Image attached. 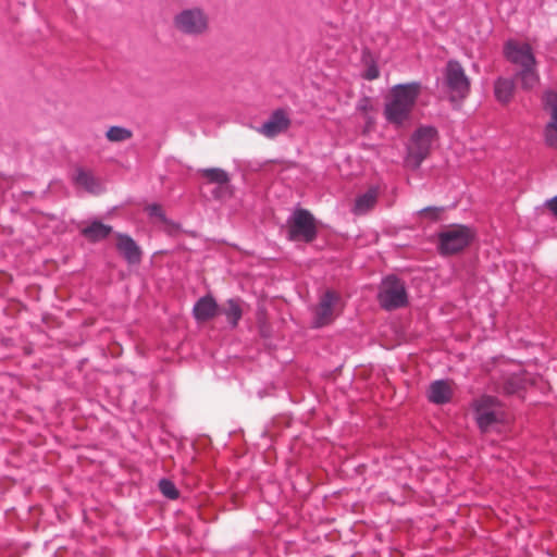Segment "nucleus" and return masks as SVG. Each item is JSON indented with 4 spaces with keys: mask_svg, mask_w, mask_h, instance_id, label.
I'll return each mask as SVG.
<instances>
[{
    "mask_svg": "<svg viewBox=\"0 0 557 557\" xmlns=\"http://www.w3.org/2000/svg\"><path fill=\"white\" fill-rule=\"evenodd\" d=\"M503 54L516 67L515 78L523 90H532L540 84L539 62L529 42L507 39L503 46Z\"/></svg>",
    "mask_w": 557,
    "mask_h": 557,
    "instance_id": "f257e3e1",
    "label": "nucleus"
},
{
    "mask_svg": "<svg viewBox=\"0 0 557 557\" xmlns=\"http://www.w3.org/2000/svg\"><path fill=\"white\" fill-rule=\"evenodd\" d=\"M421 91L419 82L397 84L393 86L384 103L386 121L397 128L405 127L411 122L412 111Z\"/></svg>",
    "mask_w": 557,
    "mask_h": 557,
    "instance_id": "f03ea898",
    "label": "nucleus"
},
{
    "mask_svg": "<svg viewBox=\"0 0 557 557\" xmlns=\"http://www.w3.org/2000/svg\"><path fill=\"white\" fill-rule=\"evenodd\" d=\"M472 410L476 425L482 433L500 432L510 422L506 406L490 395H482L474 399Z\"/></svg>",
    "mask_w": 557,
    "mask_h": 557,
    "instance_id": "7ed1b4c3",
    "label": "nucleus"
},
{
    "mask_svg": "<svg viewBox=\"0 0 557 557\" xmlns=\"http://www.w3.org/2000/svg\"><path fill=\"white\" fill-rule=\"evenodd\" d=\"M441 90L454 104L461 103L468 97L470 92V78L458 61L449 60L446 63Z\"/></svg>",
    "mask_w": 557,
    "mask_h": 557,
    "instance_id": "20e7f679",
    "label": "nucleus"
},
{
    "mask_svg": "<svg viewBox=\"0 0 557 557\" xmlns=\"http://www.w3.org/2000/svg\"><path fill=\"white\" fill-rule=\"evenodd\" d=\"M474 237L475 233L467 225H445L437 233V250L442 256L460 253L471 245Z\"/></svg>",
    "mask_w": 557,
    "mask_h": 557,
    "instance_id": "39448f33",
    "label": "nucleus"
},
{
    "mask_svg": "<svg viewBox=\"0 0 557 557\" xmlns=\"http://www.w3.org/2000/svg\"><path fill=\"white\" fill-rule=\"evenodd\" d=\"M436 134V129L431 126H421L412 134L410 143L407 146V156L405 159L407 168L411 170L420 168L421 163L430 153Z\"/></svg>",
    "mask_w": 557,
    "mask_h": 557,
    "instance_id": "423d86ee",
    "label": "nucleus"
},
{
    "mask_svg": "<svg viewBox=\"0 0 557 557\" xmlns=\"http://www.w3.org/2000/svg\"><path fill=\"white\" fill-rule=\"evenodd\" d=\"M377 300L386 311L406 307L408 293L405 282L394 274L385 276L379 286Z\"/></svg>",
    "mask_w": 557,
    "mask_h": 557,
    "instance_id": "0eeeda50",
    "label": "nucleus"
},
{
    "mask_svg": "<svg viewBox=\"0 0 557 557\" xmlns=\"http://www.w3.org/2000/svg\"><path fill=\"white\" fill-rule=\"evenodd\" d=\"M317 236V221L311 212L301 208L296 209L287 219L288 240L310 244Z\"/></svg>",
    "mask_w": 557,
    "mask_h": 557,
    "instance_id": "6e6552de",
    "label": "nucleus"
},
{
    "mask_svg": "<svg viewBox=\"0 0 557 557\" xmlns=\"http://www.w3.org/2000/svg\"><path fill=\"white\" fill-rule=\"evenodd\" d=\"M174 27L187 36H201L209 29V16L200 7L182 9L173 17Z\"/></svg>",
    "mask_w": 557,
    "mask_h": 557,
    "instance_id": "1a4fd4ad",
    "label": "nucleus"
},
{
    "mask_svg": "<svg viewBox=\"0 0 557 557\" xmlns=\"http://www.w3.org/2000/svg\"><path fill=\"white\" fill-rule=\"evenodd\" d=\"M343 308L342 297L334 289L324 290L318 304L312 308L314 329H321L331 324L334 319L341 313Z\"/></svg>",
    "mask_w": 557,
    "mask_h": 557,
    "instance_id": "9d476101",
    "label": "nucleus"
},
{
    "mask_svg": "<svg viewBox=\"0 0 557 557\" xmlns=\"http://www.w3.org/2000/svg\"><path fill=\"white\" fill-rule=\"evenodd\" d=\"M290 124V120L286 112L277 109L269 116V119L257 128L258 133L267 138H274L285 132Z\"/></svg>",
    "mask_w": 557,
    "mask_h": 557,
    "instance_id": "9b49d317",
    "label": "nucleus"
},
{
    "mask_svg": "<svg viewBox=\"0 0 557 557\" xmlns=\"http://www.w3.org/2000/svg\"><path fill=\"white\" fill-rule=\"evenodd\" d=\"M219 312L220 306L211 295L200 297L193 308L194 318L198 322H207L215 318Z\"/></svg>",
    "mask_w": 557,
    "mask_h": 557,
    "instance_id": "f8f14e48",
    "label": "nucleus"
},
{
    "mask_svg": "<svg viewBox=\"0 0 557 557\" xmlns=\"http://www.w3.org/2000/svg\"><path fill=\"white\" fill-rule=\"evenodd\" d=\"M73 180L77 187L92 195H100L104 190L102 182L90 171L83 168L76 169Z\"/></svg>",
    "mask_w": 557,
    "mask_h": 557,
    "instance_id": "ddd939ff",
    "label": "nucleus"
},
{
    "mask_svg": "<svg viewBox=\"0 0 557 557\" xmlns=\"http://www.w3.org/2000/svg\"><path fill=\"white\" fill-rule=\"evenodd\" d=\"M116 237V249L119 252L128 263H138L141 259V250L136 242L126 234H117Z\"/></svg>",
    "mask_w": 557,
    "mask_h": 557,
    "instance_id": "4468645a",
    "label": "nucleus"
},
{
    "mask_svg": "<svg viewBox=\"0 0 557 557\" xmlns=\"http://www.w3.org/2000/svg\"><path fill=\"white\" fill-rule=\"evenodd\" d=\"M219 314H224L232 329L237 327L243 317L242 300L239 298H230L220 306Z\"/></svg>",
    "mask_w": 557,
    "mask_h": 557,
    "instance_id": "2eb2a0df",
    "label": "nucleus"
},
{
    "mask_svg": "<svg viewBox=\"0 0 557 557\" xmlns=\"http://www.w3.org/2000/svg\"><path fill=\"white\" fill-rule=\"evenodd\" d=\"M516 82L513 77H498L494 84V92L496 99L502 103H508L516 90Z\"/></svg>",
    "mask_w": 557,
    "mask_h": 557,
    "instance_id": "dca6fc26",
    "label": "nucleus"
},
{
    "mask_svg": "<svg viewBox=\"0 0 557 557\" xmlns=\"http://www.w3.org/2000/svg\"><path fill=\"white\" fill-rule=\"evenodd\" d=\"M113 232L112 226L95 220L81 231V234L89 242L96 243L106 239Z\"/></svg>",
    "mask_w": 557,
    "mask_h": 557,
    "instance_id": "f3484780",
    "label": "nucleus"
},
{
    "mask_svg": "<svg viewBox=\"0 0 557 557\" xmlns=\"http://www.w3.org/2000/svg\"><path fill=\"white\" fill-rule=\"evenodd\" d=\"M377 201V190L374 187H371L366 193L359 195L352 208V212L356 215H362L368 213Z\"/></svg>",
    "mask_w": 557,
    "mask_h": 557,
    "instance_id": "a211bd4d",
    "label": "nucleus"
},
{
    "mask_svg": "<svg viewBox=\"0 0 557 557\" xmlns=\"http://www.w3.org/2000/svg\"><path fill=\"white\" fill-rule=\"evenodd\" d=\"M453 396L451 385H430L428 397L430 401L436 405H443L450 400Z\"/></svg>",
    "mask_w": 557,
    "mask_h": 557,
    "instance_id": "6ab92c4d",
    "label": "nucleus"
},
{
    "mask_svg": "<svg viewBox=\"0 0 557 557\" xmlns=\"http://www.w3.org/2000/svg\"><path fill=\"white\" fill-rule=\"evenodd\" d=\"M362 63L364 65V70L362 72V77L367 81H374L380 76V70L372 58L370 51L366 50L362 53Z\"/></svg>",
    "mask_w": 557,
    "mask_h": 557,
    "instance_id": "aec40b11",
    "label": "nucleus"
},
{
    "mask_svg": "<svg viewBox=\"0 0 557 557\" xmlns=\"http://www.w3.org/2000/svg\"><path fill=\"white\" fill-rule=\"evenodd\" d=\"M198 172L208 178L209 182L216 183L218 185H227L230 182L228 174L219 168L200 169Z\"/></svg>",
    "mask_w": 557,
    "mask_h": 557,
    "instance_id": "412c9836",
    "label": "nucleus"
},
{
    "mask_svg": "<svg viewBox=\"0 0 557 557\" xmlns=\"http://www.w3.org/2000/svg\"><path fill=\"white\" fill-rule=\"evenodd\" d=\"M132 136V131L122 126H111L106 133L107 139L111 143H122L128 140Z\"/></svg>",
    "mask_w": 557,
    "mask_h": 557,
    "instance_id": "4be33fe9",
    "label": "nucleus"
},
{
    "mask_svg": "<svg viewBox=\"0 0 557 557\" xmlns=\"http://www.w3.org/2000/svg\"><path fill=\"white\" fill-rule=\"evenodd\" d=\"M543 102L550 110V121L557 123V92L548 90L543 96Z\"/></svg>",
    "mask_w": 557,
    "mask_h": 557,
    "instance_id": "5701e85b",
    "label": "nucleus"
},
{
    "mask_svg": "<svg viewBox=\"0 0 557 557\" xmlns=\"http://www.w3.org/2000/svg\"><path fill=\"white\" fill-rule=\"evenodd\" d=\"M159 490L169 499H176L180 495L175 484L168 480V479H161L159 481Z\"/></svg>",
    "mask_w": 557,
    "mask_h": 557,
    "instance_id": "b1692460",
    "label": "nucleus"
},
{
    "mask_svg": "<svg viewBox=\"0 0 557 557\" xmlns=\"http://www.w3.org/2000/svg\"><path fill=\"white\" fill-rule=\"evenodd\" d=\"M544 135L546 145L550 148H557V123L548 122Z\"/></svg>",
    "mask_w": 557,
    "mask_h": 557,
    "instance_id": "393cba45",
    "label": "nucleus"
},
{
    "mask_svg": "<svg viewBox=\"0 0 557 557\" xmlns=\"http://www.w3.org/2000/svg\"><path fill=\"white\" fill-rule=\"evenodd\" d=\"M443 208L441 207H426L419 211L420 215L429 216L430 219H437L440 213L443 212Z\"/></svg>",
    "mask_w": 557,
    "mask_h": 557,
    "instance_id": "a878e982",
    "label": "nucleus"
},
{
    "mask_svg": "<svg viewBox=\"0 0 557 557\" xmlns=\"http://www.w3.org/2000/svg\"><path fill=\"white\" fill-rule=\"evenodd\" d=\"M147 210H148V213H149L150 216L158 218V219H160L162 221L165 220V216H164V213H163V210H162L161 206L153 203V205H150L147 208Z\"/></svg>",
    "mask_w": 557,
    "mask_h": 557,
    "instance_id": "bb28decb",
    "label": "nucleus"
},
{
    "mask_svg": "<svg viewBox=\"0 0 557 557\" xmlns=\"http://www.w3.org/2000/svg\"><path fill=\"white\" fill-rule=\"evenodd\" d=\"M228 195V189L226 185H219L212 190V196L214 199L221 200Z\"/></svg>",
    "mask_w": 557,
    "mask_h": 557,
    "instance_id": "cd10ccee",
    "label": "nucleus"
},
{
    "mask_svg": "<svg viewBox=\"0 0 557 557\" xmlns=\"http://www.w3.org/2000/svg\"><path fill=\"white\" fill-rule=\"evenodd\" d=\"M545 207L557 218V195L545 201Z\"/></svg>",
    "mask_w": 557,
    "mask_h": 557,
    "instance_id": "c85d7f7f",
    "label": "nucleus"
},
{
    "mask_svg": "<svg viewBox=\"0 0 557 557\" xmlns=\"http://www.w3.org/2000/svg\"><path fill=\"white\" fill-rule=\"evenodd\" d=\"M262 436H263V437H271V436H272V434H271V432H270V430H269V429H264V430L262 431Z\"/></svg>",
    "mask_w": 557,
    "mask_h": 557,
    "instance_id": "c756f323",
    "label": "nucleus"
},
{
    "mask_svg": "<svg viewBox=\"0 0 557 557\" xmlns=\"http://www.w3.org/2000/svg\"><path fill=\"white\" fill-rule=\"evenodd\" d=\"M5 185H1L2 188H8L10 186V178L4 180Z\"/></svg>",
    "mask_w": 557,
    "mask_h": 557,
    "instance_id": "7c9ffc66",
    "label": "nucleus"
},
{
    "mask_svg": "<svg viewBox=\"0 0 557 557\" xmlns=\"http://www.w3.org/2000/svg\"><path fill=\"white\" fill-rule=\"evenodd\" d=\"M432 383L440 384V383H448V382L446 380L438 379V380H434Z\"/></svg>",
    "mask_w": 557,
    "mask_h": 557,
    "instance_id": "2f4dec72",
    "label": "nucleus"
},
{
    "mask_svg": "<svg viewBox=\"0 0 557 557\" xmlns=\"http://www.w3.org/2000/svg\"><path fill=\"white\" fill-rule=\"evenodd\" d=\"M264 395H265V394H264L263 392H258V396H259V398H263V397H264Z\"/></svg>",
    "mask_w": 557,
    "mask_h": 557,
    "instance_id": "473e14b6",
    "label": "nucleus"
}]
</instances>
